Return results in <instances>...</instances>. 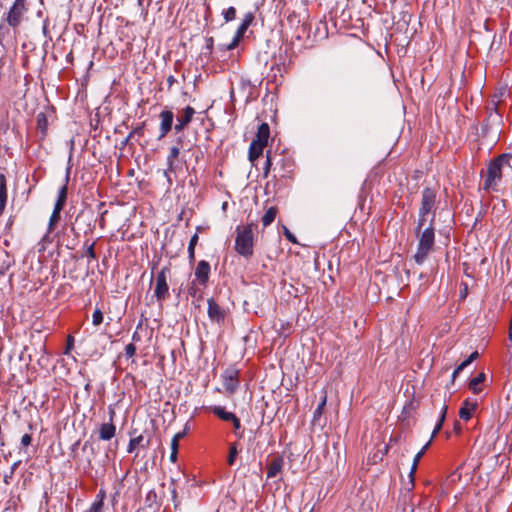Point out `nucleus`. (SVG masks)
Here are the masks:
<instances>
[{
    "mask_svg": "<svg viewBox=\"0 0 512 512\" xmlns=\"http://www.w3.org/2000/svg\"><path fill=\"white\" fill-rule=\"evenodd\" d=\"M511 157V154L503 153L489 162L483 181V189L485 191L497 190L498 183L502 179L503 168L506 166L511 167Z\"/></svg>",
    "mask_w": 512,
    "mask_h": 512,
    "instance_id": "nucleus-1",
    "label": "nucleus"
},
{
    "mask_svg": "<svg viewBox=\"0 0 512 512\" xmlns=\"http://www.w3.org/2000/svg\"><path fill=\"white\" fill-rule=\"evenodd\" d=\"M436 203H437V191L434 188L426 187L422 190L421 193V205L418 212V220L416 233L422 231L426 224H429L430 218L436 212Z\"/></svg>",
    "mask_w": 512,
    "mask_h": 512,
    "instance_id": "nucleus-2",
    "label": "nucleus"
},
{
    "mask_svg": "<svg viewBox=\"0 0 512 512\" xmlns=\"http://www.w3.org/2000/svg\"><path fill=\"white\" fill-rule=\"evenodd\" d=\"M257 228V223L251 221L246 225H239L236 228L235 238V251L246 259H249L253 255L254 247V229Z\"/></svg>",
    "mask_w": 512,
    "mask_h": 512,
    "instance_id": "nucleus-3",
    "label": "nucleus"
},
{
    "mask_svg": "<svg viewBox=\"0 0 512 512\" xmlns=\"http://www.w3.org/2000/svg\"><path fill=\"white\" fill-rule=\"evenodd\" d=\"M418 237V247L414 255V260L417 264L424 263L428 254L433 250L435 243V228H434V215L429 220L427 225L422 231L416 233Z\"/></svg>",
    "mask_w": 512,
    "mask_h": 512,
    "instance_id": "nucleus-4",
    "label": "nucleus"
},
{
    "mask_svg": "<svg viewBox=\"0 0 512 512\" xmlns=\"http://www.w3.org/2000/svg\"><path fill=\"white\" fill-rule=\"evenodd\" d=\"M274 178L286 185L294 178L295 162L293 158L285 154H275Z\"/></svg>",
    "mask_w": 512,
    "mask_h": 512,
    "instance_id": "nucleus-5",
    "label": "nucleus"
},
{
    "mask_svg": "<svg viewBox=\"0 0 512 512\" xmlns=\"http://www.w3.org/2000/svg\"><path fill=\"white\" fill-rule=\"evenodd\" d=\"M240 371L235 366H229L221 375L222 384L228 394H233L239 387Z\"/></svg>",
    "mask_w": 512,
    "mask_h": 512,
    "instance_id": "nucleus-6",
    "label": "nucleus"
},
{
    "mask_svg": "<svg viewBox=\"0 0 512 512\" xmlns=\"http://www.w3.org/2000/svg\"><path fill=\"white\" fill-rule=\"evenodd\" d=\"M169 271V267L164 266L156 276L154 295L159 302H162L169 297V287L167 283V273Z\"/></svg>",
    "mask_w": 512,
    "mask_h": 512,
    "instance_id": "nucleus-7",
    "label": "nucleus"
},
{
    "mask_svg": "<svg viewBox=\"0 0 512 512\" xmlns=\"http://www.w3.org/2000/svg\"><path fill=\"white\" fill-rule=\"evenodd\" d=\"M208 310L207 314L211 322L223 324L225 322L227 312L222 308L213 298L207 300Z\"/></svg>",
    "mask_w": 512,
    "mask_h": 512,
    "instance_id": "nucleus-8",
    "label": "nucleus"
},
{
    "mask_svg": "<svg viewBox=\"0 0 512 512\" xmlns=\"http://www.w3.org/2000/svg\"><path fill=\"white\" fill-rule=\"evenodd\" d=\"M24 10L25 0H15L7 16V22L11 27L15 28L19 26Z\"/></svg>",
    "mask_w": 512,
    "mask_h": 512,
    "instance_id": "nucleus-9",
    "label": "nucleus"
},
{
    "mask_svg": "<svg viewBox=\"0 0 512 512\" xmlns=\"http://www.w3.org/2000/svg\"><path fill=\"white\" fill-rule=\"evenodd\" d=\"M210 272L211 267L209 262L206 260L199 261L194 271V281H196L200 286L206 287L209 282Z\"/></svg>",
    "mask_w": 512,
    "mask_h": 512,
    "instance_id": "nucleus-10",
    "label": "nucleus"
},
{
    "mask_svg": "<svg viewBox=\"0 0 512 512\" xmlns=\"http://www.w3.org/2000/svg\"><path fill=\"white\" fill-rule=\"evenodd\" d=\"M110 421L107 423H103L99 429V439L103 441L111 440L116 434V426L113 424V417L115 415V411L110 409Z\"/></svg>",
    "mask_w": 512,
    "mask_h": 512,
    "instance_id": "nucleus-11",
    "label": "nucleus"
},
{
    "mask_svg": "<svg viewBox=\"0 0 512 512\" xmlns=\"http://www.w3.org/2000/svg\"><path fill=\"white\" fill-rule=\"evenodd\" d=\"M159 117L161 119L159 139H162L172 129L174 114L171 110L165 109L160 113Z\"/></svg>",
    "mask_w": 512,
    "mask_h": 512,
    "instance_id": "nucleus-12",
    "label": "nucleus"
},
{
    "mask_svg": "<svg viewBox=\"0 0 512 512\" xmlns=\"http://www.w3.org/2000/svg\"><path fill=\"white\" fill-rule=\"evenodd\" d=\"M195 114V109L191 106H186L182 114L177 117V123L174 126L176 132L182 131L191 121Z\"/></svg>",
    "mask_w": 512,
    "mask_h": 512,
    "instance_id": "nucleus-13",
    "label": "nucleus"
},
{
    "mask_svg": "<svg viewBox=\"0 0 512 512\" xmlns=\"http://www.w3.org/2000/svg\"><path fill=\"white\" fill-rule=\"evenodd\" d=\"M478 408L477 401L471 402L469 399H466L459 410V417L464 420L468 421L472 418L473 413Z\"/></svg>",
    "mask_w": 512,
    "mask_h": 512,
    "instance_id": "nucleus-14",
    "label": "nucleus"
},
{
    "mask_svg": "<svg viewBox=\"0 0 512 512\" xmlns=\"http://www.w3.org/2000/svg\"><path fill=\"white\" fill-rule=\"evenodd\" d=\"M70 171H71V166H68L67 169H66V176H65V183L64 185L60 188L59 192H58V197H57V200L55 202V207H59V208H64L65 204H66V200H67V193H68V182H69V178H70Z\"/></svg>",
    "mask_w": 512,
    "mask_h": 512,
    "instance_id": "nucleus-15",
    "label": "nucleus"
},
{
    "mask_svg": "<svg viewBox=\"0 0 512 512\" xmlns=\"http://www.w3.org/2000/svg\"><path fill=\"white\" fill-rule=\"evenodd\" d=\"M179 154H180V147L173 146L170 148L169 154L167 156V169L164 171V174L170 183H171V179H170L169 173L175 171L174 162L178 158Z\"/></svg>",
    "mask_w": 512,
    "mask_h": 512,
    "instance_id": "nucleus-16",
    "label": "nucleus"
},
{
    "mask_svg": "<svg viewBox=\"0 0 512 512\" xmlns=\"http://www.w3.org/2000/svg\"><path fill=\"white\" fill-rule=\"evenodd\" d=\"M247 29H248L247 26L240 24L236 30V33H235L232 41L227 45H221L220 49L223 51H229V50L235 49L238 46L241 39L244 37V34L246 33Z\"/></svg>",
    "mask_w": 512,
    "mask_h": 512,
    "instance_id": "nucleus-17",
    "label": "nucleus"
},
{
    "mask_svg": "<svg viewBox=\"0 0 512 512\" xmlns=\"http://www.w3.org/2000/svg\"><path fill=\"white\" fill-rule=\"evenodd\" d=\"M284 465V460L281 456H277L271 460L267 465V478L271 479L281 472Z\"/></svg>",
    "mask_w": 512,
    "mask_h": 512,
    "instance_id": "nucleus-18",
    "label": "nucleus"
},
{
    "mask_svg": "<svg viewBox=\"0 0 512 512\" xmlns=\"http://www.w3.org/2000/svg\"><path fill=\"white\" fill-rule=\"evenodd\" d=\"M149 445L150 439H145L143 435H139L130 439L127 447V452L133 453L138 446L142 448H148Z\"/></svg>",
    "mask_w": 512,
    "mask_h": 512,
    "instance_id": "nucleus-19",
    "label": "nucleus"
},
{
    "mask_svg": "<svg viewBox=\"0 0 512 512\" xmlns=\"http://www.w3.org/2000/svg\"><path fill=\"white\" fill-rule=\"evenodd\" d=\"M269 136L270 127L267 123L264 122L259 125L254 141L258 142L259 144L262 143V145H267Z\"/></svg>",
    "mask_w": 512,
    "mask_h": 512,
    "instance_id": "nucleus-20",
    "label": "nucleus"
},
{
    "mask_svg": "<svg viewBox=\"0 0 512 512\" xmlns=\"http://www.w3.org/2000/svg\"><path fill=\"white\" fill-rule=\"evenodd\" d=\"M7 202V180L4 174H0V215L3 213Z\"/></svg>",
    "mask_w": 512,
    "mask_h": 512,
    "instance_id": "nucleus-21",
    "label": "nucleus"
},
{
    "mask_svg": "<svg viewBox=\"0 0 512 512\" xmlns=\"http://www.w3.org/2000/svg\"><path fill=\"white\" fill-rule=\"evenodd\" d=\"M266 145H262V143H258L256 141H252L249 147L248 157L251 162H254L257 158H259L262 153L263 149Z\"/></svg>",
    "mask_w": 512,
    "mask_h": 512,
    "instance_id": "nucleus-22",
    "label": "nucleus"
},
{
    "mask_svg": "<svg viewBox=\"0 0 512 512\" xmlns=\"http://www.w3.org/2000/svg\"><path fill=\"white\" fill-rule=\"evenodd\" d=\"M210 411L213 412V414L219 417L221 420L226 422H231V420H234V417L236 416L232 412H227L222 406L210 407Z\"/></svg>",
    "mask_w": 512,
    "mask_h": 512,
    "instance_id": "nucleus-23",
    "label": "nucleus"
},
{
    "mask_svg": "<svg viewBox=\"0 0 512 512\" xmlns=\"http://www.w3.org/2000/svg\"><path fill=\"white\" fill-rule=\"evenodd\" d=\"M145 504L149 508H158L162 504V496H158L155 490H150L145 497Z\"/></svg>",
    "mask_w": 512,
    "mask_h": 512,
    "instance_id": "nucleus-24",
    "label": "nucleus"
},
{
    "mask_svg": "<svg viewBox=\"0 0 512 512\" xmlns=\"http://www.w3.org/2000/svg\"><path fill=\"white\" fill-rule=\"evenodd\" d=\"M486 380V374L484 372L479 373L476 377L471 379L468 384V388L474 393L478 394L482 391L480 384Z\"/></svg>",
    "mask_w": 512,
    "mask_h": 512,
    "instance_id": "nucleus-25",
    "label": "nucleus"
},
{
    "mask_svg": "<svg viewBox=\"0 0 512 512\" xmlns=\"http://www.w3.org/2000/svg\"><path fill=\"white\" fill-rule=\"evenodd\" d=\"M447 411H448V406L446 404H443V406L441 408V414H440L439 420H438L437 424L435 425V428L432 431L431 437L429 439V440H431V442L436 437V435L439 433V431L442 429L443 423L446 418Z\"/></svg>",
    "mask_w": 512,
    "mask_h": 512,
    "instance_id": "nucleus-26",
    "label": "nucleus"
},
{
    "mask_svg": "<svg viewBox=\"0 0 512 512\" xmlns=\"http://www.w3.org/2000/svg\"><path fill=\"white\" fill-rule=\"evenodd\" d=\"M277 213H278L277 207H275V206L269 207L261 219L263 226L264 227L269 226L275 220Z\"/></svg>",
    "mask_w": 512,
    "mask_h": 512,
    "instance_id": "nucleus-27",
    "label": "nucleus"
},
{
    "mask_svg": "<svg viewBox=\"0 0 512 512\" xmlns=\"http://www.w3.org/2000/svg\"><path fill=\"white\" fill-rule=\"evenodd\" d=\"M98 500H96L92 505L84 512H103L104 498L105 492L100 490L97 495Z\"/></svg>",
    "mask_w": 512,
    "mask_h": 512,
    "instance_id": "nucleus-28",
    "label": "nucleus"
},
{
    "mask_svg": "<svg viewBox=\"0 0 512 512\" xmlns=\"http://www.w3.org/2000/svg\"><path fill=\"white\" fill-rule=\"evenodd\" d=\"M431 445V440H429L423 447L422 449L415 455L414 459H413V463H412V467H411V470H410V476L412 477L416 470H417V467H418V463L420 461V459L423 457V455L425 454V452L427 451V449L429 448V446Z\"/></svg>",
    "mask_w": 512,
    "mask_h": 512,
    "instance_id": "nucleus-29",
    "label": "nucleus"
},
{
    "mask_svg": "<svg viewBox=\"0 0 512 512\" xmlns=\"http://www.w3.org/2000/svg\"><path fill=\"white\" fill-rule=\"evenodd\" d=\"M37 129L40 130L42 138H44L48 129V119L45 113H39L37 115Z\"/></svg>",
    "mask_w": 512,
    "mask_h": 512,
    "instance_id": "nucleus-30",
    "label": "nucleus"
},
{
    "mask_svg": "<svg viewBox=\"0 0 512 512\" xmlns=\"http://www.w3.org/2000/svg\"><path fill=\"white\" fill-rule=\"evenodd\" d=\"M62 210H63L62 208L54 206L53 212H52V214L50 216V219H49V224H48V230L49 231L54 230L56 224L59 222V220L61 218L60 214H61Z\"/></svg>",
    "mask_w": 512,
    "mask_h": 512,
    "instance_id": "nucleus-31",
    "label": "nucleus"
},
{
    "mask_svg": "<svg viewBox=\"0 0 512 512\" xmlns=\"http://www.w3.org/2000/svg\"><path fill=\"white\" fill-rule=\"evenodd\" d=\"M326 402H327V394H326V392H324L320 403L318 404L317 408L315 409V411L313 413V423L317 422L321 418L324 408L326 406Z\"/></svg>",
    "mask_w": 512,
    "mask_h": 512,
    "instance_id": "nucleus-32",
    "label": "nucleus"
},
{
    "mask_svg": "<svg viewBox=\"0 0 512 512\" xmlns=\"http://www.w3.org/2000/svg\"><path fill=\"white\" fill-rule=\"evenodd\" d=\"M187 292H188L189 296H191L195 299H198V300L203 299V293H202L201 289L197 286L196 281H192L190 283V285L188 286Z\"/></svg>",
    "mask_w": 512,
    "mask_h": 512,
    "instance_id": "nucleus-33",
    "label": "nucleus"
},
{
    "mask_svg": "<svg viewBox=\"0 0 512 512\" xmlns=\"http://www.w3.org/2000/svg\"><path fill=\"white\" fill-rule=\"evenodd\" d=\"M237 456H238L237 443L236 442L235 443H231L230 446H229V454H228V457H227L228 465H230V466L234 465Z\"/></svg>",
    "mask_w": 512,
    "mask_h": 512,
    "instance_id": "nucleus-34",
    "label": "nucleus"
},
{
    "mask_svg": "<svg viewBox=\"0 0 512 512\" xmlns=\"http://www.w3.org/2000/svg\"><path fill=\"white\" fill-rule=\"evenodd\" d=\"M272 166H275V159H274V155L271 154V151L268 150L266 153V161H265V164L263 167L265 177H267Z\"/></svg>",
    "mask_w": 512,
    "mask_h": 512,
    "instance_id": "nucleus-35",
    "label": "nucleus"
},
{
    "mask_svg": "<svg viewBox=\"0 0 512 512\" xmlns=\"http://www.w3.org/2000/svg\"><path fill=\"white\" fill-rule=\"evenodd\" d=\"M225 22H231L236 19V9L233 6L228 7L222 12Z\"/></svg>",
    "mask_w": 512,
    "mask_h": 512,
    "instance_id": "nucleus-36",
    "label": "nucleus"
},
{
    "mask_svg": "<svg viewBox=\"0 0 512 512\" xmlns=\"http://www.w3.org/2000/svg\"><path fill=\"white\" fill-rule=\"evenodd\" d=\"M84 247L86 249L85 255L88 258H90V259L96 260L97 259V255H96V252H95V242H93L91 244H88V241H86L84 243Z\"/></svg>",
    "mask_w": 512,
    "mask_h": 512,
    "instance_id": "nucleus-37",
    "label": "nucleus"
},
{
    "mask_svg": "<svg viewBox=\"0 0 512 512\" xmlns=\"http://www.w3.org/2000/svg\"><path fill=\"white\" fill-rule=\"evenodd\" d=\"M103 322V313L99 308H96L92 314V323L94 326H99Z\"/></svg>",
    "mask_w": 512,
    "mask_h": 512,
    "instance_id": "nucleus-38",
    "label": "nucleus"
},
{
    "mask_svg": "<svg viewBox=\"0 0 512 512\" xmlns=\"http://www.w3.org/2000/svg\"><path fill=\"white\" fill-rule=\"evenodd\" d=\"M254 20H255L254 12H247L243 17L241 24L244 26H247L249 28L250 25H252V23L254 22Z\"/></svg>",
    "mask_w": 512,
    "mask_h": 512,
    "instance_id": "nucleus-39",
    "label": "nucleus"
},
{
    "mask_svg": "<svg viewBox=\"0 0 512 512\" xmlns=\"http://www.w3.org/2000/svg\"><path fill=\"white\" fill-rule=\"evenodd\" d=\"M232 424H233V427H234V430H235V434L239 437V438H242L243 436V432H239V430L241 429V422H240V419L235 416L234 417V420H231Z\"/></svg>",
    "mask_w": 512,
    "mask_h": 512,
    "instance_id": "nucleus-40",
    "label": "nucleus"
},
{
    "mask_svg": "<svg viewBox=\"0 0 512 512\" xmlns=\"http://www.w3.org/2000/svg\"><path fill=\"white\" fill-rule=\"evenodd\" d=\"M287 22L291 25V26H298V24L300 23V19L298 17V15L296 14V12H292L288 15L287 17Z\"/></svg>",
    "mask_w": 512,
    "mask_h": 512,
    "instance_id": "nucleus-41",
    "label": "nucleus"
},
{
    "mask_svg": "<svg viewBox=\"0 0 512 512\" xmlns=\"http://www.w3.org/2000/svg\"><path fill=\"white\" fill-rule=\"evenodd\" d=\"M144 127H145V122H143L140 125H138L137 127H135L129 133V137H133L134 135L143 136V134H144Z\"/></svg>",
    "mask_w": 512,
    "mask_h": 512,
    "instance_id": "nucleus-42",
    "label": "nucleus"
},
{
    "mask_svg": "<svg viewBox=\"0 0 512 512\" xmlns=\"http://www.w3.org/2000/svg\"><path fill=\"white\" fill-rule=\"evenodd\" d=\"M136 353V346L133 344V343H130L128 345H126L125 347V356L127 358H131L135 355Z\"/></svg>",
    "mask_w": 512,
    "mask_h": 512,
    "instance_id": "nucleus-43",
    "label": "nucleus"
},
{
    "mask_svg": "<svg viewBox=\"0 0 512 512\" xmlns=\"http://www.w3.org/2000/svg\"><path fill=\"white\" fill-rule=\"evenodd\" d=\"M477 358H479V353L478 351H474L470 354V356L464 360L462 363L465 367H467L468 365H470L474 360H476Z\"/></svg>",
    "mask_w": 512,
    "mask_h": 512,
    "instance_id": "nucleus-44",
    "label": "nucleus"
},
{
    "mask_svg": "<svg viewBox=\"0 0 512 512\" xmlns=\"http://www.w3.org/2000/svg\"><path fill=\"white\" fill-rule=\"evenodd\" d=\"M74 347V337L69 335L66 340V347L64 354H68Z\"/></svg>",
    "mask_w": 512,
    "mask_h": 512,
    "instance_id": "nucleus-45",
    "label": "nucleus"
},
{
    "mask_svg": "<svg viewBox=\"0 0 512 512\" xmlns=\"http://www.w3.org/2000/svg\"><path fill=\"white\" fill-rule=\"evenodd\" d=\"M171 498H172V502L174 504V508L177 509L180 505V502L178 500V494H177L176 487L171 488Z\"/></svg>",
    "mask_w": 512,
    "mask_h": 512,
    "instance_id": "nucleus-46",
    "label": "nucleus"
},
{
    "mask_svg": "<svg viewBox=\"0 0 512 512\" xmlns=\"http://www.w3.org/2000/svg\"><path fill=\"white\" fill-rule=\"evenodd\" d=\"M284 235L287 238V240H289L290 242L295 243V244L298 243L295 235L285 226H284Z\"/></svg>",
    "mask_w": 512,
    "mask_h": 512,
    "instance_id": "nucleus-47",
    "label": "nucleus"
},
{
    "mask_svg": "<svg viewBox=\"0 0 512 512\" xmlns=\"http://www.w3.org/2000/svg\"><path fill=\"white\" fill-rule=\"evenodd\" d=\"M32 442V436L30 434H24L21 438V446L28 447Z\"/></svg>",
    "mask_w": 512,
    "mask_h": 512,
    "instance_id": "nucleus-48",
    "label": "nucleus"
},
{
    "mask_svg": "<svg viewBox=\"0 0 512 512\" xmlns=\"http://www.w3.org/2000/svg\"><path fill=\"white\" fill-rule=\"evenodd\" d=\"M213 46H214V39L213 37H209L206 39V45H205V50L207 51V54H211L212 51H213Z\"/></svg>",
    "mask_w": 512,
    "mask_h": 512,
    "instance_id": "nucleus-49",
    "label": "nucleus"
},
{
    "mask_svg": "<svg viewBox=\"0 0 512 512\" xmlns=\"http://www.w3.org/2000/svg\"><path fill=\"white\" fill-rule=\"evenodd\" d=\"M466 367L463 365V363L459 364L455 370L453 371L452 373V377H451V383H454L456 377L459 375V373L464 370Z\"/></svg>",
    "mask_w": 512,
    "mask_h": 512,
    "instance_id": "nucleus-50",
    "label": "nucleus"
},
{
    "mask_svg": "<svg viewBox=\"0 0 512 512\" xmlns=\"http://www.w3.org/2000/svg\"><path fill=\"white\" fill-rule=\"evenodd\" d=\"M188 431H189V426H188V424H186V425H185V427H184V429H183L182 431H180V432L176 433V434L174 435V437L180 441V439H182V438H184V437L186 436V434L188 433Z\"/></svg>",
    "mask_w": 512,
    "mask_h": 512,
    "instance_id": "nucleus-51",
    "label": "nucleus"
},
{
    "mask_svg": "<svg viewBox=\"0 0 512 512\" xmlns=\"http://www.w3.org/2000/svg\"><path fill=\"white\" fill-rule=\"evenodd\" d=\"M188 259L190 264L195 261V247L193 246H188Z\"/></svg>",
    "mask_w": 512,
    "mask_h": 512,
    "instance_id": "nucleus-52",
    "label": "nucleus"
},
{
    "mask_svg": "<svg viewBox=\"0 0 512 512\" xmlns=\"http://www.w3.org/2000/svg\"><path fill=\"white\" fill-rule=\"evenodd\" d=\"M198 239H199L198 234H196V233H195V234L191 237V239H190V242H189V245H188V246L196 247L197 242H198Z\"/></svg>",
    "mask_w": 512,
    "mask_h": 512,
    "instance_id": "nucleus-53",
    "label": "nucleus"
},
{
    "mask_svg": "<svg viewBox=\"0 0 512 512\" xmlns=\"http://www.w3.org/2000/svg\"><path fill=\"white\" fill-rule=\"evenodd\" d=\"M173 449H175V451H178L179 449V440L176 439L175 437H173L171 441V450Z\"/></svg>",
    "mask_w": 512,
    "mask_h": 512,
    "instance_id": "nucleus-54",
    "label": "nucleus"
},
{
    "mask_svg": "<svg viewBox=\"0 0 512 512\" xmlns=\"http://www.w3.org/2000/svg\"><path fill=\"white\" fill-rule=\"evenodd\" d=\"M13 475L14 474H11V471H9V473L5 474L4 478H3L4 483L7 485L10 484L11 479L13 478Z\"/></svg>",
    "mask_w": 512,
    "mask_h": 512,
    "instance_id": "nucleus-55",
    "label": "nucleus"
},
{
    "mask_svg": "<svg viewBox=\"0 0 512 512\" xmlns=\"http://www.w3.org/2000/svg\"><path fill=\"white\" fill-rule=\"evenodd\" d=\"M175 82H176V79H175V77H174L173 75H169V76L167 77V83H168V88H169V89L173 86V84H174Z\"/></svg>",
    "mask_w": 512,
    "mask_h": 512,
    "instance_id": "nucleus-56",
    "label": "nucleus"
},
{
    "mask_svg": "<svg viewBox=\"0 0 512 512\" xmlns=\"http://www.w3.org/2000/svg\"><path fill=\"white\" fill-rule=\"evenodd\" d=\"M177 455H178V451H175V449L171 450L170 461L171 462H176Z\"/></svg>",
    "mask_w": 512,
    "mask_h": 512,
    "instance_id": "nucleus-57",
    "label": "nucleus"
},
{
    "mask_svg": "<svg viewBox=\"0 0 512 512\" xmlns=\"http://www.w3.org/2000/svg\"><path fill=\"white\" fill-rule=\"evenodd\" d=\"M21 461H16L12 464L10 467L11 474H14L18 466L20 465Z\"/></svg>",
    "mask_w": 512,
    "mask_h": 512,
    "instance_id": "nucleus-58",
    "label": "nucleus"
},
{
    "mask_svg": "<svg viewBox=\"0 0 512 512\" xmlns=\"http://www.w3.org/2000/svg\"><path fill=\"white\" fill-rule=\"evenodd\" d=\"M132 340H133V342H139L141 340V336H140V334L137 331H135L133 333Z\"/></svg>",
    "mask_w": 512,
    "mask_h": 512,
    "instance_id": "nucleus-59",
    "label": "nucleus"
},
{
    "mask_svg": "<svg viewBox=\"0 0 512 512\" xmlns=\"http://www.w3.org/2000/svg\"><path fill=\"white\" fill-rule=\"evenodd\" d=\"M455 429L460 432L461 431V427H460V423L458 421H455V425H454Z\"/></svg>",
    "mask_w": 512,
    "mask_h": 512,
    "instance_id": "nucleus-60",
    "label": "nucleus"
},
{
    "mask_svg": "<svg viewBox=\"0 0 512 512\" xmlns=\"http://www.w3.org/2000/svg\"><path fill=\"white\" fill-rule=\"evenodd\" d=\"M170 486H171V488H172V487H176V479L171 478V480H170Z\"/></svg>",
    "mask_w": 512,
    "mask_h": 512,
    "instance_id": "nucleus-61",
    "label": "nucleus"
},
{
    "mask_svg": "<svg viewBox=\"0 0 512 512\" xmlns=\"http://www.w3.org/2000/svg\"><path fill=\"white\" fill-rule=\"evenodd\" d=\"M106 213V211L102 214L101 216V219H100V226L103 227L104 226V214Z\"/></svg>",
    "mask_w": 512,
    "mask_h": 512,
    "instance_id": "nucleus-62",
    "label": "nucleus"
},
{
    "mask_svg": "<svg viewBox=\"0 0 512 512\" xmlns=\"http://www.w3.org/2000/svg\"><path fill=\"white\" fill-rule=\"evenodd\" d=\"M177 146H183V140L181 137L177 139Z\"/></svg>",
    "mask_w": 512,
    "mask_h": 512,
    "instance_id": "nucleus-63",
    "label": "nucleus"
},
{
    "mask_svg": "<svg viewBox=\"0 0 512 512\" xmlns=\"http://www.w3.org/2000/svg\"><path fill=\"white\" fill-rule=\"evenodd\" d=\"M132 137H129V135L125 138V140L122 142L123 145H127L128 141L131 139Z\"/></svg>",
    "mask_w": 512,
    "mask_h": 512,
    "instance_id": "nucleus-64",
    "label": "nucleus"
}]
</instances>
